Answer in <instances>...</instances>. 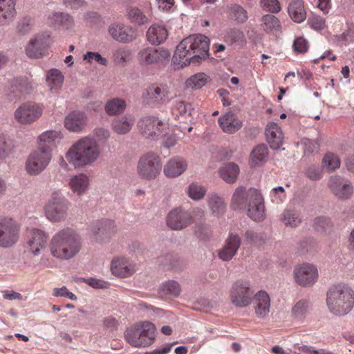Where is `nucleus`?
Segmentation results:
<instances>
[{
  "instance_id": "cd10ccee",
  "label": "nucleus",
  "mask_w": 354,
  "mask_h": 354,
  "mask_svg": "<svg viewBox=\"0 0 354 354\" xmlns=\"http://www.w3.org/2000/svg\"><path fill=\"white\" fill-rule=\"evenodd\" d=\"M266 136L270 147L278 149L283 142V134L281 128L274 122H270L266 128Z\"/></svg>"
},
{
  "instance_id": "7c9ffc66",
  "label": "nucleus",
  "mask_w": 354,
  "mask_h": 354,
  "mask_svg": "<svg viewBox=\"0 0 354 354\" xmlns=\"http://www.w3.org/2000/svg\"><path fill=\"white\" fill-rule=\"evenodd\" d=\"M62 138L60 131H46L42 133L37 138V149L41 150H48L52 153V148L55 145L57 140Z\"/></svg>"
},
{
  "instance_id": "a18cd8bd",
  "label": "nucleus",
  "mask_w": 354,
  "mask_h": 354,
  "mask_svg": "<svg viewBox=\"0 0 354 354\" xmlns=\"http://www.w3.org/2000/svg\"><path fill=\"white\" fill-rule=\"evenodd\" d=\"M180 292V286L177 281L173 280L162 283L160 288L161 295L169 298L178 297Z\"/></svg>"
},
{
  "instance_id": "4468645a",
  "label": "nucleus",
  "mask_w": 354,
  "mask_h": 354,
  "mask_svg": "<svg viewBox=\"0 0 354 354\" xmlns=\"http://www.w3.org/2000/svg\"><path fill=\"white\" fill-rule=\"evenodd\" d=\"M41 105L32 102L22 104L15 111V118L21 124H30L42 115Z\"/></svg>"
},
{
  "instance_id": "864d4df0",
  "label": "nucleus",
  "mask_w": 354,
  "mask_h": 354,
  "mask_svg": "<svg viewBox=\"0 0 354 354\" xmlns=\"http://www.w3.org/2000/svg\"><path fill=\"white\" fill-rule=\"evenodd\" d=\"M194 233L196 236L201 240H208L212 234L210 227L205 224L199 223L196 224L194 227Z\"/></svg>"
},
{
  "instance_id": "e2e57ef3",
  "label": "nucleus",
  "mask_w": 354,
  "mask_h": 354,
  "mask_svg": "<svg viewBox=\"0 0 354 354\" xmlns=\"http://www.w3.org/2000/svg\"><path fill=\"white\" fill-rule=\"evenodd\" d=\"M11 149L4 136L0 135V160L6 158L10 153Z\"/></svg>"
},
{
  "instance_id": "774afa93",
  "label": "nucleus",
  "mask_w": 354,
  "mask_h": 354,
  "mask_svg": "<svg viewBox=\"0 0 354 354\" xmlns=\"http://www.w3.org/2000/svg\"><path fill=\"white\" fill-rule=\"evenodd\" d=\"M304 145L305 153H309L318 151L319 147V144L316 141L310 139H306L304 141Z\"/></svg>"
},
{
  "instance_id": "bf43d9fd",
  "label": "nucleus",
  "mask_w": 354,
  "mask_h": 354,
  "mask_svg": "<svg viewBox=\"0 0 354 354\" xmlns=\"http://www.w3.org/2000/svg\"><path fill=\"white\" fill-rule=\"evenodd\" d=\"M245 241L248 243L259 246L263 243V236L252 230H248L244 235Z\"/></svg>"
},
{
  "instance_id": "f8f14e48",
  "label": "nucleus",
  "mask_w": 354,
  "mask_h": 354,
  "mask_svg": "<svg viewBox=\"0 0 354 354\" xmlns=\"http://www.w3.org/2000/svg\"><path fill=\"white\" fill-rule=\"evenodd\" d=\"M19 226L11 218H0V247L10 248L19 239Z\"/></svg>"
},
{
  "instance_id": "f257e3e1",
  "label": "nucleus",
  "mask_w": 354,
  "mask_h": 354,
  "mask_svg": "<svg viewBox=\"0 0 354 354\" xmlns=\"http://www.w3.org/2000/svg\"><path fill=\"white\" fill-rule=\"evenodd\" d=\"M102 150L96 139L84 136L75 142L65 153L66 161L74 169H83L94 165L100 158Z\"/></svg>"
},
{
  "instance_id": "338daca9",
  "label": "nucleus",
  "mask_w": 354,
  "mask_h": 354,
  "mask_svg": "<svg viewBox=\"0 0 354 354\" xmlns=\"http://www.w3.org/2000/svg\"><path fill=\"white\" fill-rule=\"evenodd\" d=\"M306 176L313 180H317L322 176V170L315 166H310L306 171Z\"/></svg>"
},
{
  "instance_id": "20e7f679",
  "label": "nucleus",
  "mask_w": 354,
  "mask_h": 354,
  "mask_svg": "<svg viewBox=\"0 0 354 354\" xmlns=\"http://www.w3.org/2000/svg\"><path fill=\"white\" fill-rule=\"evenodd\" d=\"M209 39L203 35H192L177 46L174 59L179 61L181 66L191 62H200L209 56Z\"/></svg>"
},
{
  "instance_id": "0e129e2a",
  "label": "nucleus",
  "mask_w": 354,
  "mask_h": 354,
  "mask_svg": "<svg viewBox=\"0 0 354 354\" xmlns=\"http://www.w3.org/2000/svg\"><path fill=\"white\" fill-rule=\"evenodd\" d=\"M53 295L55 297H66L68 299H70L71 300H76L77 297L72 293L71 292L68 291V290L66 288V287L63 286L60 288H54Z\"/></svg>"
},
{
  "instance_id": "2eb2a0df",
  "label": "nucleus",
  "mask_w": 354,
  "mask_h": 354,
  "mask_svg": "<svg viewBox=\"0 0 354 354\" xmlns=\"http://www.w3.org/2000/svg\"><path fill=\"white\" fill-rule=\"evenodd\" d=\"M51 39L48 34L37 35L32 39L26 48V53L30 58L38 59L44 56L50 44Z\"/></svg>"
},
{
  "instance_id": "7ed1b4c3",
  "label": "nucleus",
  "mask_w": 354,
  "mask_h": 354,
  "mask_svg": "<svg viewBox=\"0 0 354 354\" xmlns=\"http://www.w3.org/2000/svg\"><path fill=\"white\" fill-rule=\"evenodd\" d=\"M230 207L233 209H247L248 216L254 221L265 218L264 200L261 194L254 188L237 187L232 194Z\"/></svg>"
},
{
  "instance_id": "39448f33",
  "label": "nucleus",
  "mask_w": 354,
  "mask_h": 354,
  "mask_svg": "<svg viewBox=\"0 0 354 354\" xmlns=\"http://www.w3.org/2000/svg\"><path fill=\"white\" fill-rule=\"evenodd\" d=\"M329 311L337 316L348 314L354 306V291L346 284L332 286L326 293Z\"/></svg>"
},
{
  "instance_id": "5fc2aeb1",
  "label": "nucleus",
  "mask_w": 354,
  "mask_h": 354,
  "mask_svg": "<svg viewBox=\"0 0 354 354\" xmlns=\"http://www.w3.org/2000/svg\"><path fill=\"white\" fill-rule=\"evenodd\" d=\"M260 6L263 10L271 13H278L281 10L278 0H261Z\"/></svg>"
},
{
  "instance_id": "9b49d317",
  "label": "nucleus",
  "mask_w": 354,
  "mask_h": 354,
  "mask_svg": "<svg viewBox=\"0 0 354 354\" xmlns=\"http://www.w3.org/2000/svg\"><path fill=\"white\" fill-rule=\"evenodd\" d=\"M52 158V153L48 150L36 149L28 156L26 162V169L30 175H37L48 165Z\"/></svg>"
},
{
  "instance_id": "473e14b6",
  "label": "nucleus",
  "mask_w": 354,
  "mask_h": 354,
  "mask_svg": "<svg viewBox=\"0 0 354 354\" xmlns=\"http://www.w3.org/2000/svg\"><path fill=\"white\" fill-rule=\"evenodd\" d=\"M168 37V31L164 26L153 24L151 26L147 32V40L152 44L159 45L163 43Z\"/></svg>"
},
{
  "instance_id": "ea45409f",
  "label": "nucleus",
  "mask_w": 354,
  "mask_h": 354,
  "mask_svg": "<svg viewBox=\"0 0 354 354\" xmlns=\"http://www.w3.org/2000/svg\"><path fill=\"white\" fill-rule=\"evenodd\" d=\"M64 75L57 68H52L46 73V83L50 91L57 92L62 86Z\"/></svg>"
},
{
  "instance_id": "1a4fd4ad",
  "label": "nucleus",
  "mask_w": 354,
  "mask_h": 354,
  "mask_svg": "<svg viewBox=\"0 0 354 354\" xmlns=\"http://www.w3.org/2000/svg\"><path fill=\"white\" fill-rule=\"evenodd\" d=\"M162 170L160 157L148 152L140 156L137 164V174L144 180H151L158 177Z\"/></svg>"
},
{
  "instance_id": "79ce46f5",
  "label": "nucleus",
  "mask_w": 354,
  "mask_h": 354,
  "mask_svg": "<svg viewBox=\"0 0 354 354\" xmlns=\"http://www.w3.org/2000/svg\"><path fill=\"white\" fill-rule=\"evenodd\" d=\"M127 18L131 23L137 25H145L149 22L148 17L140 8L130 6L126 11Z\"/></svg>"
},
{
  "instance_id": "b1692460",
  "label": "nucleus",
  "mask_w": 354,
  "mask_h": 354,
  "mask_svg": "<svg viewBox=\"0 0 354 354\" xmlns=\"http://www.w3.org/2000/svg\"><path fill=\"white\" fill-rule=\"evenodd\" d=\"M47 241V236L41 230L33 228L28 232L27 245L30 251L37 255L44 248Z\"/></svg>"
},
{
  "instance_id": "3c124183",
  "label": "nucleus",
  "mask_w": 354,
  "mask_h": 354,
  "mask_svg": "<svg viewBox=\"0 0 354 354\" xmlns=\"http://www.w3.org/2000/svg\"><path fill=\"white\" fill-rule=\"evenodd\" d=\"M309 308V302L305 299L298 301L292 307V314L297 319L304 317Z\"/></svg>"
},
{
  "instance_id": "4c0bfd02",
  "label": "nucleus",
  "mask_w": 354,
  "mask_h": 354,
  "mask_svg": "<svg viewBox=\"0 0 354 354\" xmlns=\"http://www.w3.org/2000/svg\"><path fill=\"white\" fill-rule=\"evenodd\" d=\"M263 30L268 34H276L281 30L280 20L274 15L266 14L261 18Z\"/></svg>"
},
{
  "instance_id": "6e6552de",
  "label": "nucleus",
  "mask_w": 354,
  "mask_h": 354,
  "mask_svg": "<svg viewBox=\"0 0 354 354\" xmlns=\"http://www.w3.org/2000/svg\"><path fill=\"white\" fill-rule=\"evenodd\" d=\"M204 216V211L198 207L185 210L181 207L171 210L167 217V225L174 230H181L190 225L195 218Z\"/></svg>"
},
{
  "instance_id": "a211bd4d",
  "label": "nucleus",
  "mask_w": 354,
  "mask_h": 354,
  "mask_svg": "<svg viewBox=\"0 0 354 354\" xmlns=\"http://www.w3.org/2000/svg\"><path fill=\"white\" fill-rule=\"evenodd\" d=\"M329 187L333 194L339 199H348L353 193V187L351 182L339 176H331Z\"/></svg>"
},
{
  "instance_id": "69168bd1",
  "label": "nucleus",
  "mask_w": 354,
  "mask_h": 354,
  "mask_svg": "<svg viewBox=\"0 0 354 354\" xmlns=\"http://www.w3.org/2000/svg\"><path fill=\"white\" fill-rule=\"evenodd\" d=\"M32 26V20L30 17H25L19 23L17 30L21 34H26L31 30Z\"/></svg>"
},
{
  "instance_id": "6e6d98bb",
  "label": "nucleus",
  "mask_w": 354,
  "mask_h": 354,
  "mask_svg": "<svg viewBox=\"0 0 354 354\" xmlns=\"http://www.w3.org/2000/svg\"><path fill=\"white\" fill-rule=\"evenodd\" d=\"M131 50L127 48H120L113 54L114 61L117 64H124L131 59Z\"/></svg>"
},
{
  "instance_id": "4be33fe9",
  "label": "nucleus",
  "mask_w": 354,
  "mask_h": 354,
  "mask_svg": "<svg viewBox=\"0 0 354 354\" xmlns=\"http://www.w3.org/2000/svg\"><path fill=\"white\" fill-rule=\"evenodd\" d=\"M113 221L105 220L97 221L92 227L93 239L96 242H102L109 239L115 232Z\"/></svg>"
},
{
  "instance_id": "680f3d73",
  "label": "nucleus",
  "mask_w": 354,
  "mask_h": 354,
  "mask_svg": "<svg viewBox=\"0 0 354 354\" xmlns=\"http://www.w3.org/2000/svg\"><path fill=\"white\" fill-rule=\"evenodd\" d=\"M84 59L91 63L93 60L100 65L106 66L107 64L106 59L102 57L98 53L88 52L84 55Z\"/></svg>"
},
{
  "instance_id": "8fccbe9b",
  "label": "nucleus",
  "mask_w": 354,
  "mask_h": 354,
  "mask_svg": "<svg viewBox=\"0 0 354 354\" xmlns=\"http://www.w3.org/2000/svg\"><path fill=\"white\" fill-rule=\"evenodd\" d=\"M340 166V160L339 157L333 153H326L322 160V167L328 170H335L338 169Z\"/></svg>"
},
{
  "instance_id": "58836bf2",
  "label": "nucleus",
  "mask_w": 354,
  "mask_h": 354,
  "mask_svg": "<svg viewBox=\"0 0 354 354\" xmlns=\"http://www.w3.org/2000/svg\"><path fill=\"white\" fill-rule=\"evenodd\" d=\"M134 124V120L131 115H124L114 120L112 129L118 134H126L130 131Z\"/></svg>"
},
{
  "instance_id": "4d7b16f0",
  "label": "nucleus",
  "mask_w": 354,
  "mask_h": 354,
  "mask_svg": "<svg viewBox=\"0 0 354 354\" xmlns=\"http://www.w3.org/2000/svg\"><path fill=\"white\" fill-rule=\"evenodd\" d=\"M308 24L315 30H322L326 27L325 19L317 15H313L308 18Z\"/></svg>"
},
{
  "instance_id": "f3484780",
  "label": "nucleus",
  "mask_w": 354,
  "mask_h": 354,
  "mask_svg": "<svg viewBox=\"0 0 354 354\" xmlns=\"http://www.w3.org/2000/svg\"><path fill=\"white\" fill-rule=\"evenodd\" d=\"M138 126L144 136L154 139L161 134L164 124L157 118L145 116L138 122Z\"/></svg>"
},
{
  "instance_id": "603ef678",
  "label": "nucleus",
  "mask_w": 354,
  "mask_h": 354,
  "mask_svg": "<svg viewBox=\"0 0 354 354\" xmlns=\"http://www.w3.org/2000/svg\"><path fill=\"white\" fill-rule=\"evenodd\" d=\"M314 227L319 232H328L333 228L331 221L326 217H317L314 221Z\"/></svg>"
},
{
  "instance_id": "c03bdc74",
  "label": "nucleus",
  "mask_w": 354,
  "mask_h": 354,
  "mask_svg": "<svg viewBox=\"0 0 354 354\" xmlns=\"http://www.w3.org/2000/svg\"><path fill=\"white\" fill-rule=\"evenodd\" d=\"M280 219L286 227H296L301 223L299 212L292 209H285L281 214Z\"/></svg>"
},
{
  "instance_id": "72a5a7b5",
  "label": "nucleus",
  "mask_w": 354,
  "mask_h": 354,
  "mask_svg": "<svg viewBox=\"0 0 354 354\" xmlns=\"http://www.w3.org/2000/svg\"><path fill=\"white\" fill-rule=\"evenodd\" d=\"M89 183V178L86 174H79L71 177L68 185L74 194L81 196L88 189Z\"/></svg>"
},
{
  "instance_id": "393cba45",
  "label": "nucleus",
  "mask_w": 354,
  "mask_h": 354,
  "mask_svg": "<svg viewBox=\"0 0 354 354\" xmlns=\"http://www.w3.org/2000/svg\"><path fill=\"white\" fill-rule=\"evenodd\" d=\"M222 131L227 134H233L242 127V122L234 113L229 111L222 115L218 120Z\"/></svg>"
},
{
  "instance_id": "bb28decb",
  "label": "nucleus",
  "mask_w": 354,
  "mask_h": 354,
  "mask_svg": "<svg viewBox=\"0 0 354 354\" xmlns=\"http://www.w3.org/2000/svg\"><path fill=\"white\" fill-rule=\"evenodd\" d=\"M111 270L113 274L120 277H128L134 272V266L124 257H117L112 260Z\"/></svg>"
},
{
  "instance_id": "c9c22d12",
  "label": "nucleus",
  "mask_w": 354,
  "mask_h": 354,
  "mask_svg": "<svg viewBox=\"0 0 354 354\" xmlns=\"http://www.w3.org/2000/svg\"><path fill=\"white\" fill-rule=\"evenodd\" d=\"M268 157V149L266 145H257L250 156V165L251 167H259L264 164Z\"/></svg>"
},
{
  "instance_id": "de8ad7c7",
  "label": "nucleus",
  "mask_w": 354,
  "mask_h": 354,
  "mask_svg": "<svg viewBox=\"0 0 354 354\" xmlns=\"http://www.w3.org/2000/svg\"><path fill=\"white\" fill-rule=\"evenodd\" d=\"M208 205L212 213L216 216L223 214L226 208L224 200L217 194H212L208 199Z\"/></svg>"
},
{
  "instance_id": "c85d7f7f",
  "label": "nucleus",
  "mask_w": 354,
  "mask_h": 354,
  "mask_svg": "<svg viewBox=\"0 0 354 354\" xmlns=\"http://www.w3.org/2000/svg\"><path fill=\"white\" fill-rule=\"evenodd\" d=\"M187 167V163L183 158L175 157L165 164L163 172L167 177L175 178L184 173Z\"/></svg>"
},
{
  "instance_id": "052dcab7",
  "label": "nucleus",
  "mask_w": 354,
  "mask_h": 354,
  "mask_svg": "<svg viewBox=\"0 0 354 354\" xmlns=\"http://www.w3.org/2000/svg\"><path fill=\"white\" fill-rule=\"evenodd\" d=\"M292 48L297 53H305L308 50V44L306 39L303 37H299L294 41Z\"/></svg>"
},
{
  "instance_id": "ddd939ff",
  "label": "nucleus",
  "mask_w": 354,
  "mask_h": 354,
  "mask_svg": "<svg viewBox=\"0 0 354 354\" xmlns=\"http://www.w3.org/2000/svg\"><path fill=\"white\" fill-rule=\"evenodd\" d=\"M296 283L301 287H310L317 281L319 273L317 267L311 263H304L295 266L293 270Z\"/></svg>"
},
{
  "instance_id": "a878e982",
  "label": "nucleus",
  "mask_w": 354,
  "mask_h": 354,
  "mask_svg": "<svg viewBox=\"0 0 354 354\" xmlns=\"http://www.w3.org/2000/svg\"><path fill=\"white\" fill-rule=\"evenodd\" d=\"M252 303L255 314L257 317H264L268 314L270 306V299L266 291L259 290L257 293H254Z\"/></svg>"
},
{
  "instance_id": "37998d69",
  "label": "nucleus",
  "mask_w": 354,
  "mask_h": 354,
  "mask_svg": "<svg viewBox=\"0 0 354 354\" xmlns=\"http://www.w3.org/2000/svg\"><path fill=\"white\" fill-rule=\"evenodd\" d=\"M192 104L182 100H176L171 108V113L176 119H180V117L186 118L187 116L192 117Z\"/></svg>"
},
{
  "instance_id": "dca6fc26",
  "label": "nucleus",
  "mask_w": 354,
  "mask_h": 354,
  "mask_svg": "<svg viewBox=\"0 0 354 354\" xmlns=\"http://www.w3.org/2000/svg\"><path fill=\"white\" fill-rule=\"evenodd\" d=\"M170 53L168 50L159 48L147 47L140 50L138 59L142 64H151L168 59Z\"/></svg>"
},
{
  "instance_id": "2f4dec72",
  "label": "nucleus",
  "mask_w": 354,
  "mask_h": 354,
  "mask_svg": "<svg viewBox=\"0 0 354 354\" xmlns=\"http://www.w3.org/2000/svg\"><path fill=\"white\" fill-rule=\"evenodd\" d=\"M288 12L295 23L303 22L306 19L304 0H291L288 7Z\"/></svg>"
},
{
  "instance_id": "f704fd0d",
  "label": "nucleus",
  "mask_w": 354,
  "mask_h": 354,
  "mask_svg": "<svg viewBox=\"0 0 354 354\" xmlns=\"http://www.w3.org/2000/svg\"><path fill=\"white\" fill-rule=\"evenodd\" d=\"M16 0H0V23H7L15 17Z\"/></svg>"
},
{
  "instance_id": "6ab92c4d",
  "label": "nucleus",
  "mask_w": 354,
  "mask_h": 354,
  "mask_svg": "<svg viewBox=\"0 0 354 354\" xmlns=\"http://www.w3.org/2000/svg\"><path fill=\"white\" fill-rule=\"evenodd\" d=\"M109 32L113 39L122 43H129L136 39L133 29L122 23H113L109 27Z\"/></svg>"
},
{
  "instance_id": "49530a36",
  "label": "nucleus",
  "mask_w": 354,
  "mask_h": 354,
  "mask_svg": "<svg viewBox=\"0 0 354 354\" xmlns=\"http://www.w3.org/2000/svg\"><path fill=\"white\" fill-rule=\"evenodd\" d=\"M209 81V77L204 73H197L190 76L185 82L187 88L199 89L204 86Z\"/></svg>"
},
{
  "instance_id": "412c9836",
  "label": "nucleus",
  "mask_w": 354,
  "mask_h": 354,
  "mask_svg": "<svg viewBox=\"0 0 354 354\" xmlns=\"http://www.w3.org/2000/svg\"><path fill=\"white\" fill-rule=\"evenodd\" d=\"M87 124L86 115L80 111H73L68 113L64 119V127L71 132H82Z\"/></svg>"
},
{
  "instance_id": "0eeeda50",
  "label": "nucleus",
  "mask_w": 354,
  "mask_h": 354,
  "mask_svg": "<svg viewBox=\"0 0 354 354\" xmlns=\"http://www.w3.org/2000/svg\"><path fill=\"white\" fill-rule=\"evenodd\" d=\"M70 202L60 190L53 191L44 207L47 219L53 223L64 221L68 216Z\"/></svg>"
},
{
  "instance_id": "09e8293b",
  "label": "nucleus",
  "mask_w": 354,
  "mask_h": 354,
  "mask_svg": "<svg viewBox=\"0 0 354 354\" xmlns=\"http://www.w3.org/2000/svg\"><path fill=\"white\" fill-rule=\"evenodd\" d=\"M206 192V188L198 183H191L187 188V194L194 201L202 199Z\"/></svg>"
},
{
  "instance_id": "a19ab883",
  "label": "nucleus",
  "mask_w": 354,
  "mask_h": 354,
  "mask_svg": "<svg viewBox=\"0 0 354 354\" xmlns=\"http://www.w3.org/2000/svg\"><path fill=\"white\" fill-rule=\"evenodd\" d=\"M220 176L227 183H234L239 174V166L233 162H229L223 166L219 171Z\"/></svg>"
},
{
  "instance_id": "5701e85b",
  "label": "nucleus",
  "mask_w": 354,
  "mask_h": 354,
  "mask_svg": "<svg viewBox=\"0 0 354 354\" xmlns=\"http://www.w3.org/2000/svg\"><path fill=\"white\" fill-rule=\"evenodd\" d=\"M170 93L166 85L152 84L146 91L145 99L149 103L164 104L169 100Z\"/></svg>"
},
{
  "instance_id": "e433bc0d",
  "label": "nucleus",
  "mask_w": 354,
  "mask_h": 354,
  "mask_svg": "<svg viewBox=\"0 0 354 354\" xmlns=\"http://www.w3.org/2000/svg\"><path fill=\"white\" fill-rule=\"evenodd\" d=\"M127 106L124 100L114 97L107 100L104 104V111L109 116L118 115L122 113Z\"/></svg>"
},
{
  "instance_id": "aec40b11",
  "label": "nucleus",
  "mask_w": 354,
  "mask_h": 354,
  "mask_svg": "<svg viewBox=\"0 0 354 354\" xmlns=\"http://www.w3.org/2000/svg\"><path fill=\"white\" fill-rule=\"evenodd\" d=\"M241 244V241L239 236L230 233L225 240L224 245L218 251V258L224 261H230L236 254Z\"/></svg>"
},
{
  "instance_id": "423d86ee",
  "label": "nucleus",
  "mask_w": 354,
  "mask_h": 354,
  "mask_svg": "<svg viewBox=\"0 0 354 354\" xmlns=\"http://www.w3.org/2000/svg\"><path fill=\"white\" fill-rule=\"evenodd\" d=\"M156 326L149 322H140L128 328L124 337L128 343L134 347H146L151 345L155 339Z\"/></svg>"
},
{
  "instance_id": "13d9d810",
  "label": "nucleus",
  "mask_w": 354,
  "mask_h": 354,
  "mask_svg": "<svg viewBox=\"0 0 354 354\" xmlns=\"http://www.w3.org/2000/svg\"><path fill=\"white\" fill-rule=\"evenodd\" d=\"M231 12L239 23H244L248 18L247 11L239 5L232 6Z\"/></svg>"
},
{
  "instance_id": "f03ea898",
  "label": "nucleus",
  "mask_w": 354,
  "mask_h": 354,
  "mask_svg": "<svg viewBox=\"0 0 354 354\" xmlns=\"http://www.w3.org/2000/svg\"><path fill=\"white\" fill-rule=\"evenodd\" d=\"M83 241L74 229L67 227L58 230L52 237L49 249L51 255L61 261L76 257L82 250Z\"/></svg>"
},
{
  "instance_id": "9d476101",
  "label": "nucleus",
  "mask_w": 354,
  "mask_h": 354,
  "mask_svg": "<svg viewBox=\"0 0 354 354\" xmlns=\"http://www.w3.org/2000/svg\"><path fill=\"white\" fill-rule=\"evenodd\" d=\"M254 293L249 281L238 280L232 284L229 297L234 306L242 308L252 303Z\"/></svg>"
},
{
  "instance_id": "c756f323",
  "label": "nucleus",
  "mask_w": 354,
  "mask_h": 354,
  "mask_svg": "<svg viewBox=\"0 0 354 354\" xmlns=\"http://www.w3.org/2000/svg\"><path fill=\"white\" fill-rule=\"evenodd\" d=\"M48 23L50 26L58 29L68 30L73 27V17L64 12H55L48 17Z\"/></svg>"
}]
</instances>
